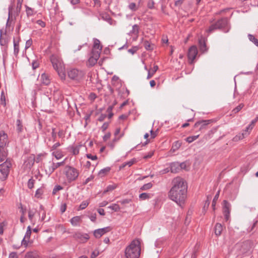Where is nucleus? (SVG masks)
<instances>
[{
    "label": "nucleus",
    "instance_id": "nucleus-27",
    "mask_svg": "<svg viewBox=\"0 0 258 258\" xmlns=\"http://www.w3.org/2000/svg\"><path fill=\"white\" fill-rule=\"evenodd\" d=\"M35 213H36V210H33V209H30L28 211V218H29V219L30 220V221H31V222L33 224H34V221L33 220V218H34V216L35 214Z\"/></svg>",
    "mask_w": 258,
    "mask_h": 258
},
{
    "label": "nucleus",
    "instance_id": "nucleus-47",
    "mask_svg": "<svg viewBox=\"0 0 258 258\" xmlns=\"http://www.w3.org/2000/svg\"><path fill=\"white\" fill-rule=\"evenodd\" d=\"M31 234V228L30 226H28L26 232L25 233V235L24 236L25 238H27L28 239H30V236Z\"/></svg>",
    "mask_w": 258,
    "mask_h": 258
},
{
    "label": "nucleus",
    "instance_id": "nucleus-2",
    "mask_svg": "<svg viewBox=\"0 0 258 258\" xmlns=\"http://www.w3.org/2000/svg\"><path fill=\"white\" fill-rule=\"evenodd\" d=\"M126 258H139L141 254V243L139 239L133 240L124 250Z\"/></svg>",
    "mask_w": 258,
    "mask_h": 258
},
{
    "label": "nucleus",
    "instance_id": "nucleus-56",
    "mask_svg": "<svg viewBox=\"0 0 258 258\" xmlns=\"http://www.w3.org/2000/svg\"><path fill=\"white\" fill-rule=\"evenodd\" d=\"M32 42H33L32 39H29V40H27L25 45V49L29 48L32 44Z\"/></svg>",
    "mask_w": 258,
    "mask_h": 258
},
{
    "label": "nucleus",
    "instance_id": "nucleus-24",
    "mask_svg": "<svg viewBox=\"0 0 258 258\" xmlns=\"http://www.w3.org/2000/svg\"><path fill=\"white\" fill-rule=\"evenodd\" d=\"M41 80L42 83L45 85H48L50 82L48 76L45 74H43L41 75Z\"/></svg>",
    "mask_w": 258,
    "mask_h": 258
},
{
    "label": "nucleus",
    "instance_id": "nucleus-64",
    "mask_svg": "<svg viewBox=\"0 0 258 258\" xmlns=\"http://www.w3.org/2000/svg\"><path fill=\"white\" fill-rule=\"evenodd\" d=\"M99 254V252L98 251H94L92 252L90 257L91 258H95Z\"/></svg>",
    "mask_w": 258,
    "mask_h": 258
},
{
    "label": "nucleus",
    "instance_id": "nucleus-32",
    "mask_svg": "<svg viewBox=\"0 0 258 258\" xmlns=\"http://www.w3.org/2000/svg\"><path fill=\"white\" fill-rule=\"evenodd\" d=\"M152 196L151 194L143 192L139 195V199L141 200H145L151 198Z\"/></svg>",
    "mask_w": 258,
    "mask_h": 258
},
{
    "label": "nucleus",
    "instance_id": "nucleus-35",
    "mask_svg": "<svg viewBox=\"0 0 258 258\" xmlns=\"http://www.w3.org/2000/svg\"><path fill=\"white\" fill-rule=\"evenodd\" d=\"M248 38L249 40L253 42L256 46L258 47V39H257L253 35L248 34Z\"/></svg>",
    "mask_w": 258,
    "mask_h": 258
},
{
    "label": "nucleus",
    "instance_id": "nucleus-33",
    "mask_svg": "<svg viewBox=\"0 0 258 258\" xmlns=\"http://www.w3.org/2000/svg\"><path fill=\"white\" fill-rule=\"evenodd\" d=\"M136 160L135 159H132L130 161L123 163L120 166V169L125 167L126 166L128 167L131 166L134 163H135Z\"/></svg>",
    "mask_w": 258,
    "mask_h": 258
},
{
    "label": "nucleus",
    "instance_id": "nucleus-3",
    "mask_svg": "<svg viewBox=\"0 0 258 258\" xmlns=\"http://www.w3.org/2000/svg\"><path fill=\"white\" fill-rule=\"evenodd\" d=\"M9 143L8 136L4 132H0V162L5 160L8 154L7 145Z\"/></svg>",
    "mask_w": 258,
    "mask_h": 258
},
{
    "label": "nucleus",
    "instance_id": "nucleus-26",
    "mask_svg": "<svg viewBox=\"0 0 258 258\" xmlns=\"http://www.w3.org/2000/svg\"><path fill=\"white\" fill-rule=\"evenodd\" d=\"M223 213H226L228 214L230 211V204L226 200L223 201Z\"/></svg>",
    "mask_w": 258,
    "mask_h": 258
},
{
    "label": "nucleus",
    "instance_id": "nucleus-14",
    "mask_svg": "<svg viewBox=\"0 0 258 258\" xmlns=\"http://www.w3.org/2000/svg\"><path fill=\"white\" fill-rule=\"evenodd\" d=\"M64 161H63L60 162L54 163L52 162L50 164V165L48 167V169H46V171L48 172L49 174H51L54 171L58 168L59 166L63 165L64 164Z\"/></svg>",
    "mask_w": 258,
    "mask_h": 258
},
{
    "label": "nucleus",
    "instance_id": "nucleus-40",
    "mask_svg": "<svg viewBox=\"0 0 258 258\" xmlns=\"http://www.w3.org/2000/svg\"><path fill=\"white\" fill-rule=\"evenodd\" d=\"M199 137V135L197 136H189L186 138L185 140L188 143H191L196 140H197Z\"/></svg>",
    "mask_w": 258,
    "mask_h": 258
},
{
    "label": "nucleus",
    "instance_id": "nucleus-20",
    "mask_svg": "<svg viewBox=\"0 0 258 258\" xmlns=\"http://www.w3.org/2000/svg\"><path fill=\"white\" fill-rule=\"evenodd\" d=\"M199 44L200 51L203 53L207 51L208 48L204 40L202 39H200L199 41Z\"/></svg>",
    "mask_w": 258,
    "mask_h": 258
},
{
    "label": "nucleus",
    "instance_id": "nucleus-23",
    "mask_svg": "<svg viewBox=\"0 0 258 258\" xmlns=\"http://www.w3.org/2000/svg\"><path fill=\"white\" fill-rule=\"evenodd\" d=\"M223 230V226L220 223H217L215 226V233L216 235H220Z\"/></svg>",
    "mask_w": 258,
    "mask_h": 258
},
{
    "label": "nucleus",
    "instance_id": "nucleus-53",
    "mask_svg": "<svg viewBox=\"0 0 258 258\" xmlns=\"http://www.w3.org/2000/svg\"><path fill=\"white\" fill-rule=\"evenodd\" d=\"M128 8L132 11H136L137 10V7L135 3H132L129 4Z\"/></svg>",
    "mask_w": 258,
    "mask_h": 258
},
{
    "label": "nucleus",
    "instance_id": "nucleus-10",
    "mask_svg": "<svg viewBox=\"0 0 258 258\" xmlns=\"http://www.w3.org/2000/svg\"><path fill=\"white\" fill-rule=\"evenodd\" d=\"M252 242L250 241L244 242L241 247V252L243 254H249L252 251Z\"/></svg>",
    "mask_w": 258,
    "mask_h": 258
},
{
    "label": "nucleus",
    "instance_id": "nucleus-7",
    "mask_svg": "<svg viewBox=\"0 0 258 258\" xmlns=\"http://www.w3.org/2000/svg\"><path fill=\"white\" fill-rule=\"evenodd\" d=\"M6 161L0 164V172L2 174L1 179L2 181L5 180L10 173V168L12 167V163L10 159H5Z\"/></svg>",
    "mask_w": 258,
    "mask_h": 258
},
{
    "label": "nucleus",
    "instance_id": "nucleus-45",
    "mask_svg": "<svg viewBox=\"0 0 258 258\" xmlns=\"http://www.w3.org/2000/svg\"><path fill=\"white\" fill-rule=\"evenodd\" d=\"M181 146V143L179 141H176L174 142L173 144L172 149L173 150V151H175L177 149H178L180 146Z\"/></svg>",
    "mask_w": 258,
    "mask_h": 258
},
{
    "label": "nucleus",
    "instance_id": "nucleus-15",
    "mask_svg": "<svg viewBox=\"0 0 258 258\" xmlns=\"http://www.w3.org/2000/svg\"><path fill=\"white\" fill-rule=\"evenodd\" d=\"M198 54V49L196 46H192L189 48L187 56L189 60H191L190 63L194 60Z\"/></svg>",
    "mask_w": 258,
    "mask_h": 258
},
{
    "label": "nucleus",
    "instance_id": "nucleus-29",
    "mask_svg": "<svg viewBox=\"0 0 258 258\" xmlns=\"http://www.w3.org/2000/svg\"><path fill=\"white\" fill-rule=\"evenodd\" d=\"M25 258H39V256L36 252L29 251L26 253Z\"/></svg>",
    "mask_w": 258,
    "mask_h": 258
},
{
    "label": "nucleus",
    "instance_id": "nucleus-52",
    "mask_svg": "<svg viewBox=\"0 0 258 258\" xmlns=\"http://www.w3.org/2000/svg\"><path fill=\"white\" fill-rule=\"evenodd\" d=\"M43 193V189L41 188H38L36 190L35 192V197L39 198L42 195Z\"/></svg>",
    "mask_w": 258,
    "mask_h": 258
},
{
    "label": "nucleus",
    "instance_id": "nucleus-59",
    "mask_svg": "<svg viewBox=\"0 0 258 258\" xmlns=\"http://www.w3.org/2000/svg\"><path fill=\"white\" fill-rule=\"evenodd\" d=\"M154 2L153 0H150L148 2V7L150 9H152L154 7Z\"/></svg>",
    "mask_w": 258,
    "mask_h": 258
},
{
    "label": "nucleus",
    "instance_id": "nucleus-39",
    "mask_svg": "<svg viewBox=\"0 0 258 258\" xmlns=\"http://www.w3.org/2000/svg\"><path fill=\"white\" fill-rule=\"evenodd\" d=\"M244 138H245V136H244V134L239 133L238 135H237L236 136H235L233 138V141L234 142H237V141H238L239 140H241L243 139Z\"/></svg>",
    "mask_w": 258,
    "mask_h": 258
},
{
    "label": "nucleus",
    "instance_id": "nucleus-17",
    "mask_svg": "<svg viewBox=\"0 0 258 258\" xmlns=\"http://www.w3.org/2000/svg\"><path fill=\"white\" fill-rule=\"evenodd\" d=\"M81 221L82 220L80 216L74 217L70 220L71 224L74 226H79Z\"/></svg>",
    "mask_w": 258,
    "mask_h": 258
},
{
    "label": "nucleus",
    "instance_id": "nucleus-41",
    "mask_svg": "<svg viewBox=\"0 0 258 258\" xmlns=\"http://www.w3.org/2000/svg\"><path fill=\"white\" fill-rule=\"evenodd\" d=\"M35 182V180L33 177L30 178L27 182V186L29 189H32L34 187V185Z\"/></svg>",
    "mask_w": 258,
    "mask_h": 258
},
{
    "label": "nucleus",
    "instance_id": "nucleus-25",
    "mask_svg": "<svg viewBox=\"0 0 258 258\" xmlns=\"http://www.w3.org/2000/svg\"><path fill=\"white\" fill-rule=\"evenodd\" d=\"M110 169L111 168L109 167H105L100 170L98 172V175L101 177H103L110 171Z\"/></svg>",
    "mask_w": 258,
    "mask_h": 258
},
{
    "label": "nucleus",
    "instance_id": "nucleus-21",
    "mask_svg": "<svg viewBox=\"0 0 258 258\" xmlns=\"http://www.w3.org/2000/svg\"><path fill=\"white\" fill-rule=\"evenodd\" d=\"M35 162V158L33 156L29 157L27 160L25 161V163L26 164L27 167L28 168H31L33 166Z\"/></svg>",
    "mask_w": 258,
    "mask_h": 258
},
{
    "label": "nucleus",
    "instance_id": "nucleus-16",
    "mask_svg": "<svg viewBox=\"0 0 258 258\" xmlns=\"http://www.w3.org/2000/svg\"><path fill=\"white\" fill-rule=\"evenodd\" d=\"M170 171L172 173H177L180 171V167L179 162H173L170 165Z\"/></svg>",
    "mask_w": 258,
    "mask_h": 258
},
{
    "label": "nucleus",
    "instance_id": "nucleus-5",
    "mask_svg": "<svg viewBox=\"0 0 258 258\" xmlns=\"http://www.w3.org/2000/svg\"><path fill=\"white\" fill-rule=\"evenodd\" d=\"M228 19L226 18H223L218 20L215 24L211 25L207 31L212 33L217 29H224L225 32H227L229 29L227 28Z\"/></svg>",
    "mask_w": 258,
    "mask_h": 258
},
{
    "label": "nucleus",
    "instance_id": "nucleus-62",
    "mask_svg": "<svg viewBox=\"0 0 258 258\" xmlns=\"http://www.w3.org/2000/svg\"><path fill=\"white\" fill-rule=\"evenodd\" d=\"M110 136H111L110 133L108 132V133H106L103 137V141H106L110 138Z\"/></svg>",
    "mask_w": 258,
    "mask_h": 258
},
{
    "label": "nucleus",
    "instance_id": "nucleus-19",
    "mask_svg": "<svg viewBox=\"0 0 258 258\" xmlns=\"http://www.w3.org/2000/svg\"><path fill=\"white\" fill-rule=\"evenodd\" d=\"M100 41L98 39L96 38L94 39V44L92 50H99V54H100V52L102 48V47L100 45Z\"/></svg>",
    "mask_w": 258,
    "mask_h": 258
},
{
    "label": "nucleus",
    "instance_id": "nucleus-11",
    "mask_svg": "<svg viewBox=\"0 0 258 258\" xmlns=\"http://www.w3.org/2000/svg\"><path fill=\"white\" fill-rule=\"evenodd\" d=\"M99 50H92L91 55L88 59V64L90 66L95 65L100 57Z\"/></svg>",
    "mask_w": 258,
    "mask_h": 258
},
{
    "label": "nucleus",
    "instance_id": "nucleus-28",
    "mask_svg": "<svg viewBox=\"0 0 258 258\" xmlns=\"http://www.w3.org/2000/svg\"><path fill=\"white\" fill-rule=\"evenodd\" d=\"M158 67L156 65L154 66L151 70L148 71L147 79H150L158 70Z\"/></svg>",
    "mask_w": 258,
    "mask_h": 258
},
{
    "label": "nucleus",
    "instance_id": "nucleus-37",
    "mask_svg": "<svg viewBox=\"0 0 258 258\" xmlns=\"http://www.w3.org/2000/svg\"><path fill=\"white\" fill-rule=\"evenodd\" d=\"M219 194H220V191H218L217 192V194H216V195L215 196V197L213 200L212 206V208L214 210H215V209L216 204L217 201L218 200V199L219 198Z\"/></svg>",
    "mask_w": 258,
    "mask_h": 258
},
{
    "label": "nucleus",
    "instance_id": "nucleus-42",
    "mask_svg": "<svg viewBox=\"0 0 258 258\" xmlns=\"http://www.w3.org/2000/svg\"><path fill=\"white\" fill-rule=\"evenodd\" d=\"M244 107V104L243 103H240L237 107L234 108L232 110V112L233 114H236L238 113L243 107Z\"/></svg>",
    "mask_w": 258,
    "mask_h": 258
},
{
    "label": "nucleus",
    "instance_id": "nucleus-44",
    "mask_svg": "<svg viewBox=\"0 0 258 258\" xmlns=\"http://www.w3.org/2000/svg\"><path fill=\"white\" fill-rule=\"evenodd\" d=\"M1 104L5 106L6 105V96L4 91H2L1 95Z\"/></svg>",
    "mask_w": 258,
    "mask_h": 258
},
{
    "label": "nucleus",
    "instance_id": "nucleus-49",
    "mask_svg": "<svg viewBox=\"0 0 258 258\" xmlns=\"http://www.w3.org/2000/svg\"><path fill=\"white\" fill-rule=\"evenodd\" d=\"M117 184H113L111 185H109L107 186L106 189L104 191L105 192L113 190V189H115L117 187Z\"/></svg>",
    "mask_w": 258,
    "mask_h": 258
},
{
    "label": "nucleus",
    "instance_id": "nucleus-48",
    "mask_svg": "<svg viewBox=\"0 0 258 258\" xmlns=\"http://www.w3.org/2000/svg\"><path fill=\"white\" fill-rule=\"evenodd\" d=\"M108 208L111 209V210H113L115 212H118L120 210L119 206L118 205L115 204L109 206Z\"/></svg>",
    "mask_w": 258,
    "mask_h": 258
},
{
    "label": "nucleus",
    "instance_id": "nucleus-30",
    "mask_svg": "<svg viewBox=\"0 0 258 258\" xmlns=\"http://www.w3.org/2000/svg\"><path fill=\"white\" fill-rule=\"evenodd\" d=\"M14 43V53L15 55L17 56L19 52V41L16 42L14 39L13 40Z\"/></svg>",
    "mask_w": 258,
    "mask_h": 258
},
{
    "label": "nucleus",
    "instance_id": "nucleus-8",
    "mask_svg": "<svg viewBox=\"0 0 258 258\" xmlns=\"http://www.w3.org/2000/svg\"><path fill=\"white\" fill-rule=\"evenodd\" d=\"M68 75L69 77L72 80H79L83 78L84 73L81 71L73 69L68 71Z\"/></svg>",
    "mask_w": 258,
    "mask_h": 258
},
{
    "label": "nucleus",
    "instance_id": "nucleus-46",
    "mask_svg": "<svg viewBox=\"0 0 258 258\" xmlns=\"http://www.w3.org/2000/svg\"><path fill=\"white\" fill-rule=\"evenodd\" d=\"M23 129V125L20 120L18 119L17 120V131L18 133L22 132Z\"/></svg>",
    "mask_w": 258,
    "mask_h": 258
},
{
    "label": "nucleus",
    "instance_id": "nucleus-9",
    "mask_svg": "<svg viewBox=\"0 0 258 258\" xmlns=\"http://www.w3.org/2000/svg\"><path fill=\"white\" fill-rule=\"evenodd\" d=\"M73 237L80 243H86L90 238V236L88 234L83 233L79 231L75 232Z\"/></svg>",
    "mask_w": 258,
    "mask_h": 258
},
{
    "label": "nucleus",
    "instance_id": "nucleus-22",
    "mask_svg": "<svg viewBox=\"0 0 258 258\" xmlns=\"http://www.w3.org/2000/svg\"><path fill=\"white\" fill-rule=\"evenodd\" d=\"M9 40L10 39L8 37H3L1 32L0 35V45L1 46H7L9 42Z\"/></svg>",
    "mask_w": 258,
    "mask_h": 258
},
{
    "label": "nucleus",
    "instance_id": "nucleus-55",
    "mask_svg": "<svg viewBox=\"0 0 258 258\" xmlns=\"http://www.w3.org/2000/svg\"><path fill=\"white\" fill-rule=\"evenodd\" d=\"M72 153L74 155H77L79 153V147L75 146L72 148Z\"/></svg>",
    "mask_w": 258,
    "mask_h": 258
},
{
    "label": "nucleus",
    "instance_id": "nucleus-58",
    "mask_svg": "<svg viewBox=\"0 0 258 258\" xmlns=\"http://www.w3.org/2000/svg\"><path fill=\"white\" fill-rule=\"evenodd\" d=\"M87 158L90 159L92 160H96L97 159V157L96 155H93L91 154H87L86 155Z\"/></svg>",
    "mask_w": 258,
    "mask_h": 258
},
{
    "label": "nucleus",
    "instance_id": "nucleus-63",
    "mask_svg": "<svg viewBox=\"0 0 258 258\" xmlns=\"http://www.w3.org/2000/svg\"><path fill=\"white\" fill-rule=\"evenodd\" d=\"M9 258H18L17 252H12L10 253Z\"/></svg>",
    "mask_w": 258,
    "mask_h": 258
},
{
    "label": "nucleus",
    "instance_id": "nucleus-6",
    "mask_svg": "<svg viewBox=\"0 0 258 258\" xmlns=\"http://www.w3.org/2000/svg\"><path fill=\"white\" fill-rule=\"evenodd\" d=\"M50 61L53 68L57 72L58 75L61 79L65 78V74L63 72V64L61 60L57 56L52 55L50 57Z\"/></svg>",
    "mask_w": 258,
    "mask_h": 258
},
{
    "label": "nucleus",
    "instance_id": "nucleus-4",
    "mask_svg": "<svg viewBox=\"0 0 258 258\" xmlns=\"http://www.w3.org/2000/svg\"><path fill=\"white\" fill-rule=\"evenodd\" d=\"M63 173L69 183L75 181L79 175V172L76 168L69 165L64 167Z\"/></svg>",
    "mask_w": 258,
    "mask_h": 258
},
{
    "label": "nucleus",
    "instance_id": "nucleus-61",
    "mask_svg": "<svg viewBox=\"0 0 258 258\" xmlns=\"http://www.w3.org/2000/svg\"><path fill=\"white\" fill-rule=\"evenodd\" d=\"M131 201L132 200L131 199H124L121 201H120L119 202L122 205H125V204H129L131 202Z\"/></svg>",
    "mask_w": 258,
    "mask_h": 258
},
{
    "label": "nucleus",
    "instance_id": "nucleus-36",
    "mask_svg": "<svg viewBox=\"0 0 258 258\" xmlns=\"http://www.w3.org/2000/svg\"><path fill=\"white\" fill-rule=\"evenodd\" d=\"M131 33L137 35L139 33V27L137 24H135L133 26L132 30L131 31Z\"/></svg>",
    "mask_w": 258,
    "mask_h": 258
},
{
    "label": "nucleus",
    "instance_id": "nucleus-38",
    "mask_svg": "<svg viewBox=\"0 0 258 258\" xmlns=\"http://www.w3.org/2000/svg\"><path fill=\"white\" fill-rule=\"evenodd\" d=\"M153 186L151 182L145 184L142 187H140V190H146L150 189Z\"/></svg>",
    "mask_w": 258,
    "mask_h": 258
},
{
    "label": "nucleus",
    "instance_id": "nucleus-50",
    "mask_svg": "<svg viewBox=\"0 0 258 258\" xmlns=\"http://www.w3.org/2000/svg\"><path fill=\"white\" fill-rule=\"evenodd\" d=\"M89 202L87 201H83L81 203L79 206V209L80 210H84L89 205Z\"/></svg>",
    "mask_w": 258,
    "mask_h": 258
},
{
    "label": "nucleus",
    "instance_id": "nucleus-43",
    "mask_svg": "<svg viewBox=\"0 0 258 258\" xmlns=\"http://www.w3.org/2000/svg\"><path fill=\"white\" fill-rule=\"evenodd\" d=\"M25 7H26V12L27 15L28 16H31L32 15H33V14H34L33 9L30 7H29L28 6H27L26 5L25 6Z\"/></svg>",
    "mask_w": 258,
    "mask_h": 258
},
{
    "label": "nucleus",
    "instance_id": "nucleus-60",
    "mask_svg": "<svg viewBox=\"0 0 258 258\" xmlns=\"http://www.w3.org/2000/svg\"><path fill=\"white\" fill-rule=\"evenodd\" d=\"M23 0H17V9L20 11L21 7L23 3Z\"/></svg>",
    "mask_w": 258,
    "mask_h": 258
},
{
    "label": "nucleus",
    "instance_id": "nucleus-31",
    "mask_svg": "<svg viewBox=\"0 0 258 258\" xmlns=\"http://www.w3.org/2000/svg\"><path fill=\"white\" fill-rule=\"evenodd\" d=\"M38 214L40 216L42 214V217L41 218V221H42L45 219L46 216V213L44 210V208L42 205L40 206L39 210L38 211Z\"/></svg>",
    "mask_w": 258,
    "mask_h": 258
},
{
    "label": "nucleus",
    "instance_id": "nucleus-57",
    "mask_svg": "<svg viewBox=\"0 0 258 258\" xmlns=\"http://www.w3.org/2000/svg\"><path fill=\"white\" fill-rule=\"evenodd\" d=\"M29 240L26 238L24 237L23 240H22L21 244L25 247H27L28 244Z\"/></svg>",
    "mask_w": 258,
    "mask_h": 258
},
{
    "label": "nucleus",
    "instance_id": "nucleus-34",
    "mask_svg": "<svg viewBox=\"0 0 258 258\" xmlns=\"http://www.w3.org/2000/svg\"><path fill=\"white\" fill-rule=\"evenodd\" d=\"M52 155L54 156L56 159H60L63 156V155L61 151H56L52 152Z\"/></svg>",
    "mask_w": 258,
    "mask_h": 258
},
{
    "label": "nucleus",
    "instance_id": "nucleus-13",
    "mask_svg": "<svg viewBox=\"0 0 258 258\" xmlns=\"http://www.w3.org/2000/svg\"><path fill=\"white\" fill-rule=\"evenodd\" d=\"M212 122V119L202 120L196 122L194 126V128L199 127V131H202L206 128V126Z\"/></svg>",
    "mask_w": 258,
    "mask_h": 258
},
{
    "label": "nucleus",
    "instance_id": "nucleus-12",
    "mask_svg": "<svg viewBox=\"0 0 258 258\" xmlns=\"http://www.w3.org/2000/svg\"><path fill=\"white\" fill-rule=\"evenodd\" d=\"M111 229L112 228L108 226L94 230L93 234L96 238H99L104 234L110 231Z\"/></svg>",
    "mask_w": 258,
    "mask_h": 258
},
{
    "label": "nucleus",
    "instance_id": "nucleus-18",
    "mask_svg": "<svg viewBox=\"0 0 258 258\" xmlns=\"http://www.w3.org/2000/svg\"><path fill=\"white\" fill-rule=\"evenodd\" d=\"M143 44L145 48L148 51H152L154 49L155 45L148 40L143 41Z\"/></svg>",
    "mask_w": 258,
    "mask_h": 258
},
{
    "label": "nucleus",
    "instance_id": "nucleus-54",
    "mask_svg": "<svg viewBox=\"0 0 258 258\" xmlns=\"http://www.w3.org/2000/svg\"><path fill=\"white\" fill-rule=\"evenodd\" d=\"M60 146V144L59 142H57L55 143L52 146L50 147V151H54V150H56L58 147H59Z\"/></svg>",
    "mask_w": 258,
    "mask_h": 258
},
{
    "label": "nucleus",
    "instance_id": "nucleus-1",
    "mask_svg": "<svg viewBox=\"0 0 258 258\" xmlns=\"http://www.w3.org/2000/svg\"><path fill=\"white\" fill-rule=\"evenodd\" d=\"M172 187L168 193L170 200L182 207L186 198L187 185L184 179L180 177L174 178L172 181Z\"/></svg>",
    "mask_w": 258,
    "mask_h": 258
},
{
    "label": "nucleus",
    "instance_id": "nucleus-51",
    "mask_svg": "<svg viewBox=\"0 0 258 258\" xmlns=\"http://www.w3.org/2000/svg\"><path fill=\"white\" fill-rule=\"evenodd\" d=\"M62 188H63L61 185H55L54 186V188L53 189L52 195H55L58 191L62 189Z\"/></svg>",
    "mask_w": 258,
    "mask_h": 258
}]
</instances>
